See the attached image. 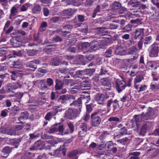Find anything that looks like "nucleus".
I'll use <instances>...</instances> for the list:
<instances>
[{
	"mask_svg": "<svg viewBox=\"0 0 159 159\" xmlns=\"http://www.w3.org/2000/svg\"><path fill=\"white\" fill-rule=\"evenodd\" d=\"M80 113L77 109L69 108L66 111L64 117L67 119H74L79 116Z\"/></svg>",
	"mask_w": 159,
	"mask_h": 159,
	"instance_id": "f257e3e1",
	"label": "nucleus"
},
{
	"mask_svg": "<svg viewBox=\"0 0 159 159\" xmlns=\"http://www.w3.org/2000/svg\"><path fill=\"white\" fill-rule=\"evenodd\" d=\"M64 130L63 125L61 124H57L51 127L49 130V132L50 133H57L59 132L63 135V132Z\"/></svg>",
	"mask_w": 159,
	"mask_h": 159,
	"instance_id": "f03ea898",
	"label": "nucleus"
},
{
	"mask_svg": "<svg viewBox=\"0 0 159 159\" xmlns=\"http://www.w3.org/2000/svg\"><path fill=\"white\" fill-rule=\"evenodd\" d=\"M108 98V96L106 94L99 93L96 95L95 100L98 104H103L104 102Z\"/></svg>",
	"mask_w": 159,
	"mask_h": 159,
	"instance_id": "7ed1b4c3",
	"label": "nucleus"
},
{
	"mask_svg": "<svg viewBox=\"0 0 159 159\" xmlns=\"http://www.w3.org/2000/svg\"><path fill=\"white\" fill-rule=\"evenodd\" d=\"M97 114V113H94L91 114L92 124L94 126H98L101 122V118Z\"/></svg>",
	"mask_w": 159,
	"mask_h": 159,
	"instance_id": "20e7f679",
	"label": "nucleus"
},
{
	"mask_svg": "<svg viewBox=\"0 0 159 159\" xmlns=\"http://www.w3.org/2000/svg\"><path fill=\"white\" fill-rule=\"evenodd\" d=\"M144 116L143 118L146 120L153 119L155 117L154 110L152 108H149L146 113H144Z\"/></svg>",
	"mask_w": 159,
	"mask_h": 159,
	"instance_id": "39448f33",
	"label": "nucleus"
},
{
	"mask_svg": "<svg viewBox=\"0 0 159 159\" xmlns=\"http://www.w3.org/2000/svg\"><path fill=\"white\" fill-rule=\"evenodd\" d=\"M134 38L135 39H142L144 35V29L143 28H137L133 33Z\"/></svg>",
	"mask_w": 159,
	"mask_h": 159,
	"instance_id": "423d86ee",
	"label": "nucleus"
},
{
	"mask_svg": "<svg viewBox=\"0 0 159 159\" xmlns=\"http://www.w3.org/2000/svg\"><path fill=\"white\" fill-rule=\"evenodd\" d=\"M80 131L79 134L80 137H84L85 136L87 131V126L84 123H81L80 125Z\"/></svg>",
	"mask_w": 159,
	"mask_h": 159,
	"instance_id": "0eeeda50",
	"label": "nucleus"
},
{
	"mask_svg": "<svg viewBox=\"0 0 159 159\" xmlns=\"http://www.w3.org/2000/svg\"><path fill=\"white\" fill-rule=\"evenodd\" d=\"M138 53V51L137 48L134 46H133L129 48L128 54L134 55L131 58L134 60H135L138 58L139 56Z\"/></svg>",
	"mask_w": 159,
	"mask_h": 159,
	"instance_id": "6e6552de",
	"label": "nucleus"
},
{
	"mask_svg": "<svg viewBox=\"0 0 159 159\" xmlns=\"http://www.w3.org/2000/svg\"><path fill=\"white\" fill-rule=\"evenodd\" d=\"M151 50L149 53V55L150 57H156L158 55L157 50H159V47L155 44H153L151 46Z\"/></svg>",
	"mask_w": 159,
	"mask_h": 159,
	"instance_id": "1a4fd4ad",
	"label": "nucleus"
},
{
	"mask_svg": "<svg viewBox=\"0 0 159 159\" xmlns=\"http://www.w3.org/2000/svg\"><path fill=\"white\" fill-rule=\"evenodd\" d=\"M143 79V76L142 75L139 74L136 76L134 80V86L135 89L137 90L139 89V86L140 85L139 83Z\"/></svg>",
	"mask_w": 159,
	"mask_h": 159,
	"instance_id": "9d476101",
	"label": "nucleus"
},
{
	"mask_svg": "<svg viewBox=\"0 0 159 159\" xmlns=\"http://www.w3.org/2000/svg\"><path fill=\"white\" fill-rule=\"evenodd\" d=\"M116 87L118 92L120 93L126 87L125 83L123 80L119 81L118 80L116 82Z\"/></svg>",
	"mask_w": 159,
	"mask_h": 159,
	"instance_id": "9b49d317",
	"label": "nucleus"
},
{
	"mask_svg": "<svg viewBox=\"0 0 159 159\" xmlns=\"http://www.w3.org/2000/svg\"><path fill=\"white\" fill-rule=\"evenodd\" d=\"M39 60L35 59L32 61L27 62L26 63V66L28 67H30L33 69V70H31L33 71L37 68V66L34 64H39Z\"/></svg>",
	"mask_w": 159,
	"mask_h": 159,
	"instance_id": "f8f14e48",
	"label": "nucleus"
},
{
	"mask_svg": "<svg viewBox=\"0 0 159 159\" xmlns=\"http://www.w3.org/2000/svg\"><path fill=\"white\" fill-rule=\"evenodd\" d=\"M0 132L11 135H15L16 134L15 130L12 128L5 129L3 128H0Z\"/></svg>",
	"mask_w": 159,
	"mask_h": 159,
	"instance_id": "ddd939ff",
	"label": "nucleus"
},
{
	"mask_svg": "<svg viewBox=\"0 0 159 159\" xmlns=\"http://www.w3.org/2000/svg\"><path fill=\"white\" fill-rule=\"evenodd\" d=\"M11 149L8 146L4 147L2 149V156L3 157H7L9 155V154L11 152Z\"/></svg>",
	"mask_w": 159,
	"mask_h": 159,
	"instance_id": "4468645a",
	"label": "nucleus"
},
{
	"mask_svg": "<svg viewBox=\"0 0 159 159\" xmlns=\"http://www.w3.org/2000/svg\"><path fill=\"white\" fill-rule=\"evenodd\" d=\"M82 100L80 98H78L77 100L74 101L72 103L70 104V106H72V105H74L75 106H76L78 108L79 110V111H81V109L82 107Z\"/></svg>",
	"mask_w": 159,
	"mask_h": 159,
	"instance_id": "2eb2a0df",
	"label": "nucleus"
},
{
	"mask_svg": "<svg viewBox=\"0 0 159 159\" xmlns=\"http://www.w3.org/2000/svg\"><path fill=\"white\" fill-rule=\"evenodd\" d=\"M115 53L117 55L123 56L126 55V51L121 47H117L116 49Z\"/></svg>",
	"mask_w": 159,
	"mask_h": 159,
	"instance_id": "dca6fc26",
	"label": "nucleus"
},
{
	"mask_svg": "<svg viewBox=\"0 0 159 159\" xmlns=\"http://www.w3.org/2000/svg\"><path fill=\"white\" fill-rule=\"evenodd\" d=\"M72 27L70 25H65L63 27L62 35L64 36H66L67 34L70 33V31L72 29Z\"/></svg>",
	"mask_w": 159,
	"mask_h": 159,
	"instance_id": "f3484780",
	"label": "nucleus"
},
{
	"mask_svg": "<svg viewBox=\"0 0 159 159\" xmlns=\"http://www.w3.org/2000/svg\"><path fill=\"white\" fill-rule=\"evenodd\" d=\"M141 1V0H131L129 3V5L132 7L139 8Z\"/></svg>",
	"mask_w": 159,
	"mask_h": 159,
	"instance_id": "a211bd4d",
	"label": "nucleus"
},
{
	"mask_svg": "<svg viewBox=\"0 0 159 159\" xmlns=\"http://www.w3.org/2000/svg\"><path fill=\"white\" fill-rule=\"evenodd\" d=\"M41 10L40 6L37 4H34L32 8V12L34 14H39Z\"/></svg>",
	"mask_w": 159,
	"mask_h": 159,
	"instance_id": "6ab92c4d",
	"label": "nucleus"
},
{
	"mask_svg": "<svg viewBox=\"0 0 159 159\" xmlns=\"http://www.w3.org/2000/svg\"><path fill=\"white\" fill-rule=\"evenodd\" d=\"M69 96L68 95H64L61 96L58 99V102L59 103H65L69 99Z\"/></svg>",
	"mask_w": 159,
	"mask_h": 159,
	"instance_id": "aec40b11",
	"label": "nucleus"
},
{
	"mask_svg": "<svg viewBox=\"0 0 159 159\" xmlns=\"http://www.w3.org/2000/svg\"><path fill=\"white\" fill-rule=\"evenodd\" d=\"M74 11L71 8L68 9L63 11L62 14L64 16H71L74 13Z\"/></svg>",
	"mask_w": 159,
	"mask_h": 159,
	"instance_id": "412c9836",
	"label": "nucleus"
},
{
	"mask_svg": "<svg viewBox=\"0 0 159 159\" xmlns=\"http://www.w3.org/2000/svg\"><path fill=\"white\" fill-rule=\"evenodd\" d=\"M147 67L149 69H152L154 68L155 69L157 68L156 62L154 61H150L147 62L146 65Z\"/></svg>",
	"mask_w": 159,
	"mask_h": 159,
	"instance_id": "4be33fe9",
	"label": "nucleus"
},
{
	"mask_svg": "<svg viewBox=\"0 0 159 159\" xmlns=\"http://www.w3.org/2000/svg\"><path fill=\"white\" fill-rule=\"evenodd\" d=\"M112 103V101L111 100H109L107 102V112L106 111H104L102 110H100L98 111V113H101L102 112H103V113H102V115H106L107 113L109 112L111 110V108H110V107H111V103Z\"/></svg>",
	"mask_w": 159,
	"mask_h": 159,
	"instance_id": "5701e85b",
	"label": "nucleus"
},
{
	"mask_svg": "<svg viewBox=\"0 0 159 159\" xmlns=\"http://www.w3.org/2000/svg\"><path fill=\"white\" fill-rule=\"evenodd\" d=\"M132 25L131 24H128L126 25L122 29V32L123 33H128L132 30Z\"/></svg>",
	"mask_w": 159,
	"mask_h": 159,
	"instance_id": "b1692460",
	"label": "nucleus"
},
{
	"mask_svg": "<svg viewBox=\"0 0 159 159\" xmlns=\"http://www.w3.org/2000/svg\"><path fill=\"white\" fill-rule=\"evenodd\" d=\"M18 7H16V6L12 7L10 10L11 14L10 18L11 19L12 16H14L16 15L18 12Z\"/></svg>",
	"mask_w": 159,
	"mask_h": 159,
	"instance_id": "393cba45",
	"label": "nucleus"
},
{
	"mask_svg": "<svg viewBox=\"0 0 159 159\" xmlns=\"http://www.w3.org/2000/svg\"><path fill=\"white\" fill-rule=\"evenodd\" d=\"M144 116V113H143L141 115H135L134 116L135 120L136 122H140L141 121H143L146 120L143 118Z\"/></svg>",
	"mask_w": 159,
	"mask_h": 159,
	"instance_id": "a878e982",
	"label": "nucleus"
},
{
	"mask_svg": "<svg viewBox=\"0 0 159 159\" xmlns=\"http://www.w3.org/2000/svg\"><path fill=\"white\" fill-rule=\"evenodd\" d=\"M121 7V4L120 3L115 1L112 3L111 8L113 10H116L119 9Z\"/></svg>",
	"mask_w": 159,
	"mask_h": 159,
	"instance_id": "bb28decb",
	"label": "nucleus"
},
{
	"mask_svg": "<svg viewBox=\"0 0 159 159\" xmlns=\"http://www.w3.org/2000/svg\"><path fill=\"white\" fill-rule=\"evenodd\" d=\"M101 83L102 85L109 87L111 85V83L110 81L106 78H103L101 80Z\"/></svg>",
	"mask_w": 159,
	"mask_h": 159,
	"instance_id": "cd10ccee",
	"label": "nucleus"
},
{
	"mask_svg": "<svg viewBox=\"0 0 159 159\" xmlns=\"http://www.w3.org/2000/svg\"><path fill=\"white\" fill-rule=\"evenodd\" d=\"M28 116L29 114L28 112L26 111H24L21 113L20 116L19 118V120H20L26 119H28Z\"/></svg>",
	"mask_w": 159,
	"mask_h": 159,
	"instance_id": "c85d7f7f",
	"label": "nucleus"
},
{
	"mask_svg": "<svg viewBox=\"0 0 159 159\" xmlns=\"http://www.w3.org/2000/svg\"><path fill=\"white\" fill-rule=\"evenodd\" d=\"M21 83H17L16 84L13 83L11 84H9L10 86L11 89H16L19 87H20L22 85Z\"/></svg>",
	"mask_w": 159,
	"mask_h": 159,
	"instance_id": "c756f323",
	"label": "nucleus"
},
{
	"mask_svg": "<svg viewBox=\"0 0 159 159\" xmlns=\"http://www.w3.org/2000/svg\"><path fill=\"white\" fill-rule=\"evenodd\" d=\"M41 89L42 90H47L48 89V85H46L45 83V81L44 80L41 81Z\"/></svg>",
	"mask_w": 159,
	"mask_h": 159,
	"instance_id": "7c9ffc66",
	"label": "nucleus"
},
{
	"mask_svg": "<svg viewBox=\"0 0 159 159\" xmlns=\"http://www.w3.org/2000/svg\"><path fill=\"white\" fill-rule=\"evenodd\" d=\"M68 125L69 128L70 129V130L69 131L66 133L65 132H63V134H68L69 133H72L74 131V126L71 123H69L68 124Z\"/></svg>",
	"mask_w": 159,
	"mask_h": 159,
	"instance_id": "2f4dec72",
	"label": "nucleus"
},
{
	"mask_svg": "<svg viewBox=\"0 0 159 159\" xmlns=\"http://www.w3.org/2000/svg\"><path fill=\"white\" fill-rule=\"evenodd\" d=\"M31 4L28 3H27L22 5L20 7V11H26L29 7H30Z\"/></svg>",
	"mask_w": 159,
	"mask_h": 159,
	"instance_id": "473e14b6",
	"label": "nucleus"
},
{
	"mask_svg": "<svg viewBox=\"0 0 159 159\" xmlns=\"http://www.w3.org/2000/svg\"><path fill=\"white\" fill-rule=\"evenodd\" d=\"M108 121L110 122L114 121L117 123H120L121 121V120L116 117H111L108 119Z\"/></svg>",
	"mask_w": 159,
	"mask_h": 159,
	"instance_id": "72a5a7b5",
	"label": "nucleus"
},
{
	"mask_svg": "<svg viewBox=\"0 0 159 159\" xmlns=\"http://www.w3.org/2000/svg\"><path fill=\"white\" fill-rule=\"evenodd\" d=\"M51 63L53 66H58L59 64V58L57 57L53 58L51 61Z\"/></svg>",
	"mask_w": 159,
	"mask_h": 159,
	"instance_id": "f704fd0d",
	"label": "nucleus"
},
{
	"mask_svg": "<svg viewBox=\"0 0 159 159\" xmlns=\"http://www.w3.org/2000/svg\"><path fill=\"white\" fill-rule=\"evenodd\" d=\"M55 115V114H54L51 112H49L46 114L45 117V119L47 120L50 121L52 119V116Z\"/></svg>",
	"mask_w": 159,
	"mask_h": 159,
	"instance_id": "c9c22d12",
	"label": "nucleus"
},
{
	"mask_svg": "<svg viewBox=\"0 0 159 159\" xmlns=\"http://www.w3.org/2000/svg\"><path fill=\"white\" fill-rule=\"evenodd\" d=\"M97 42L96 41H93L91 42V45L90 46V48L94 50H97L98 48V45L96 43Z\"/></svg>",
	"mask_w": 159,
	"mask_h": 159,
	"instance_id": "e433bc0d",
	"label": "nucleus"
},
{
	"mask_svg": "<svg viewBox=\"0 0 159 159\" xmlns=\"http://www.w3.org/2000/svg\"><path fill=\"white\" fill-rule=\"evenodd\" d=\"M36 54V51L35 50H28L27 51V54L29 56H33Z\"/></svg>",
	"mask_w": 159,
	"mask_h": 159,
	"instance_id": "4c0bfd02",
	"label": "nucleus"
},
{
	"mask_svg": "<svg viewBox=\"0 0 159 159\" xmlns=\"http://www.w3.org/2000/svg\"><path fill=\"white\" fill-rule=\"evenodd\" d=\"M95 70L94 69H86V75L89 76H91L93 73L95 72Z\"/></svg>",
	"mask_w": 159,
	"mask_h": 159,
	"instance_id": "58836bf2",
	"label": "nucleus"
},
{
	"mask_svg": "<svg viewBox=\"0 0 159 159\" xmlns=\"http://www.w3.org/2000/svg\"><path fill=\"white\" fill-rule=\"evenodd\" d=\"M128 141V139L127 137H125L122 139L117 140V142L122 144H125Z\"/></svg>",
	"mask_w": 159,
	"mask_h": 159,
	"instance_id": "ea45409f",
	"label": "nucleus"
},
{
	"mask_svg": "<svg viewBox=\"0 0 159 159\" xmlns=\"http://www.w3.org/2000/svg\"><path fill=\"white\" fill-rule=\"evenodd\" d=\"M146 131L147 129L146 126H142L141 128L139 134L142 136H144L146 132Z\"/></svg>",
	"mask_w": 159,
	"mask_h": 159,
	"instance_id": "a19ab883",
	"label": "nucleus"
},
{
	"mask_svg": "<svg viewBox=\"0 0 159 159\" xmlns=\"http://www.w3.org/2000/svg\"><path fill=\"white\" fill-rule=\"evenodd\" d=\"M112 50L111 48L108 49L105 52V55L107 57H110L111 56L112 53Z\"/></svg>",
	"mask_w": 159,
	"mask_h": 159,
	"instance_id": "79ce46f5",
	"label": "nucleus"
},
{
	"mask_svg": "<svg viewBox=\"0 0 159 159\" xmlns=\"http://www.w3.org/2000/svg\"><path fill=\"white\" fill-rule=\"evenodd\" d=\"M87 96H89V94L86 92H84L82 93L80 98L81 99L82 101V100L83 101L84 99H85L86 98Z\"/></svg>",
	"mask_w": 159,
	"mask_h": 159,
	"instance_id": "37998d69",
	"label": "nucleus"
},
{
	"mask_svg": "<svg viewBox=\"0 0 159 159\" xmlns=\"http://www.w3.org/2000/svg\"><path fill=\"white\" fill-rule=\"evenodd\" d=\"M46 83L47 85L49 87H50L53 85V81L52 79L48 78L47 79Z\"/></svg>",
	"mask_w": 159,
	"mask_h": 159,
	"instance_id": "c03bdc74",
	"label": "nucleus"
},
{
	"mask_svg": "<svg viewBox=\"0 0 159 159\" xmlns=\"http://www.w3.org/2000/svg\"><path fill=\"white\" fill-rule=\"evenodd\" d=\"M63 84L62 83L58 82L56 83L55 88L56 90H59L62 88Z\"/></svg>",
	"mask_w": 159,
	"mask_h": 159,
	"instance_id": "a18cd8bd",
	"label": "nucleus"
},
{
	"mask_svg": "<svg viewBox=\"0 0 159 159\" xmlns=\"http://www.w3.org/2000/svg\"><path fill=\"white\" fill-rule=\"evenodd\" d=\"M140 11H136V14H133L131 13L129 15V16L132 18H134L135 16L136 17H139L140 16V15L139 14V13H140Z\"/></svg>",
	"mask_w": 159,
	"mask_h": 159,
	"instance_id": "49530a36",
	"label": "nucleus"
},
{
	"mask_svg": "<svg viewBox=\"0 0 159 159\" xmlns=\"http://www.w3.org/2000/svg\"><path fill=\"white\" fill-rule=\"evenodd\" d=\"M100 11V7L99 6H98L96 9H95L93 11V14L92 17L94 18L96 15V14L97 12H99Z\"/></svg>",
	"mask_w": 159,
	"mask_h": 159,
	"instance_id": "de8ad7c7",
	"label": "nucleus"
},
{
	"mask_svg": "<svg viewBox=\"0 0 159 159\" xmlns=\"http://www.w3.org/2000/svg\"><path fill=\"white\" fill-rule=\"evenodd\" d=\"M90 118L89 114L88 113L85 114L83 117L82 119L85 121H87Z\"/></svg>",
	"mask_w": 159,
	"mask_h": 159,
	"instance_id": "09e8293b",
	"label": "nucleus"
},
{
	"mask_svg": "<svg viewBox=\"0 0 159 159\" xmlns=\"http://www.w3.org/2000/svg\"><path fill=\"white\" fill-rule=\"evenodd\" d=\"M109 134V133L107 131H105L102 133L100 136L101 139H103L106 138V137Z\"/></svg>",
	"mask_w": 159,
	"mask_h": 159,
	"instance_id": "8fccbe9b",
	"label": "nucleus"
},
{
	"mask_svg": "<svg viewBox=\"0 0 159 159\" xmlns=\"http://www.w3.org/2000/svg\"><path fill=\"white\" fill-rule=\"evenodd\" d=\"M147 86L146 85L141 84L139 87V90H138V91L140 92L144 91L147 89Z\"/></svg>",
	"mask_w": 159,
	"mask_h": 159,
	"instance_id": "3c124183",
	"label": "nucleus"
},
{
	"mask_svg": "<svg viewBox=\"0 0 159 159\" xmlns=\"http://www.w3.org/2000/svg\"><path fill=\"white\" fill-rule=\"evenodd\" d=\"M89 46V44L88 43L84 42L82 43L81 47L83 50L86 49Z\"/></svg>",
	"mask_w": 159,
	"mask_h": 159,
	"instance_id": "603ef678",
	"label": "nucleus"
},
{
	"mask_svg": "<svg viewBox=\"0 0 159 159\" xmlns=\"http://www.w3.org/2000/svg\"><path fill=\"white\" fill-rule=\"evenodd\" d=\"M129 100V98L126 95H124L122 98H121L120 101L123 102H125L128 101Z\"/></svg>",
	"mask_w": 159,
	"mask_h": 159,
	"instance_id": "864d4df0",
	"label": "nucleus"
},
{
	"mask_svg": "<svg viewBox=\"0 0 159 159\" xmlns=\"http://www.w3.org/2000/svg\"><path fill=\"white\" fill-rule=\"evenodd\" d=\"M113 103V107L114 108V111L117 108V107H119V104L118 103V101L117 100H115L113 102H112Z\"/></svg>",
	"mask_w": 159,
	"mask_h": 159,
	"instance_id": "5fc2aeb1",
	"label": "nucleus"
},
{
	"mask_svg": "<svg viewBox=\"0 0 159 159\" xmlns=\"http://www.w3.org/2000/svg\"><path fill=\"white\" fill-rule=\"evenodd\" d=\"M120 133L122 135L126 134L127 133V129L125 127H123L120 130Z\"/></svg>",
	"mask_w": 159,
	"mask_h": 159,
	"instance_id": "6e6d98bb",
	"label": "nucleus"
},
{
	"mask_svg": "<svg viewBox=\"0 0 159 159\" xmlns=\"http://www.w3.org/2000/svg\"><path fill=\"white\" fill-rule=\"evenodd\" d=\"M8 112V111L7 109L3 110L2 111L1 115L3 117H5L7 116Z\"/></svg>",
	"mask_w": 159,
	"mask_h": 159,
	"instance_id": "4d7b16f0",
	"label": "nucleus"
},
{
	"mask_svg": "<svg viewBox=\"0 0 159 159\" xmlns=\"http://www.w3.org/2000/svg\"><path fill=\"white\" fill-rule=\"evenodd\" d=\"M20 141L19 139H14L13 140V145L15 146H16V148H17L19 144V143L20 142Z\"/></svg>",
	"mask_w": 159,
	"mask_h": 159,
	"instance_id": "13d9d810",
	"label": "nucleus"
},
{
	"mask_svg": "<svg viewBox=\"0 0 159 159\" xmlns=\"http://www.w3.org/2000/svg\"><path fill=\"white\" fill-rule=\"evenodd\" d=\"M74 85H75L74 84H70V86L75 89L79 90L80 89V86L79 85L76 84V85L74 86Z\"/></svg>",
	"mask_w": 159,
	"mask_h": 159,
	"instance_id": "bf43d9fd",
	"label": "nucleus"
},
{
	"mask_svg": "<svg viewBox=\"0 0 159 159\" xmlns=\"http://www.w3.org/2000/svg\"><path fill=\"white\" fill-rule=\"evenodd\" d=\"M43 14L44 15L46 16H48L49 13V10L47 8H44L43 9Z\"/></svg>",
	"mask_w": 159,
	"mask_h": 159,
	"instance_id": "052dcab7",
	"label": "nucleus"
},
{
	"mask_svg": "<svg viewBox=\"0 0 159 159\" xmlns=\"http://www.w3.org/2000/svg\"><path fill=\"white\" fill-rule=\"evenodd\" d=\"M140 154V152H134L129 153V154L130 156H134L138 157Z\"/></svg>",
	"mask_w": 159,
	"mask_h": 159,
	"instance_id": "680f3d73",
	"label": "nucleus"
},
{
	"mask_svg": "<svg viewBox=\"0 0 159 159\" xmlns=\"http://www.w3.org/2000/svg\"><path fill=\"white\" fill-rule=\"evenodd\" d=\"M62 40L60 38V37L59 36H57L55 37L52 40V41L53 42H58L61 41Z\"/></svg>",
	"mask_w": 159,
	"mask_h": 159,
	"instance_id": "e2e57ef3",
	"label": "nucleus"
},
{
	"mask_svg": "<svg viewBox=\"0 0 159 159\" xmlns=\"http://www.w3.org/2000/svg\"><path fill=\"white\" fill-rule=\"evenodd\" d=\"M13 53L14 55L17 56H20L22 55V53L20 50H19L18 51H13Z\"/></svg>",
	"mask_w": 159,
	"mask_h": 159,
	"instance_id": "0e129e2a",
	"label": "nucleus"
},
{
	"mask_svg": "<svg viewBox=\"0 0 159 159\" xmlns=\"http://www.w3.org/2000/svg\"><path fill=\"white\" fill-rule=\"evenodd\" d=\"M59 20V18L57 17H52L50 19V21L51 22L56 23Z\"/></svg>",
	"mask_w": 159,
	"mask_h": 159,
	"instance_id": "69168bd1",
	"label": "nucleus"
},
{
	"mask_svg": "<svg viewBox=\"0 0 159 159\" xmlns=\"http://www.w3.org/2000/svg\"><path fill=\"white\" fill-rule=\"evenodd\" d=\"M59 71L62 73H65L68 72V69L66 68H61L59 69Z\"/></svg>",
	"mask_w": 159,
	"mask_h": 159,
	"instance_id": "338daca9",
	"label": "nucleus"
},
{
	"mask_svg": "<svg viewBox=\"0 0 159 159\" xmlns=\"http://www.w3.org/2000/svg\"><path fill=\"white\" fill-rule=\"evenodd\" d=\"M54 156L59 157L61 154L60 151H59L58 149H57L54 151Z\"/></svg>",
	"mask_w": 159,
	"mask_h": 159,
	"instance_id": "774afa93",
	"label": "nucleus"
}]
</instances>
